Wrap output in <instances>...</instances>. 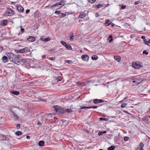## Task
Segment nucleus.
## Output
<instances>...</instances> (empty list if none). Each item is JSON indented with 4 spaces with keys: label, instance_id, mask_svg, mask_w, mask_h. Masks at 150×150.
<instances>
[{
    "label": "nucleus",
    "instance_id": "7",
    "mask_svg": "<svg viewBox=\"0 0 150 150\" xmlns=\"http://www.w3.org/2000/svg\"><path fill=\"white\" fill-rule=\"evenodd\" d=\"M132 65L133 67L136 69H138L141 66V65L137 62H135V63L133 62Z\"/></svg>",
    "mask_w": 150,
    "mask_h": 150
},
{
    "label": "nucleus",
    "instance_id": "48",
    "mask_svg": "<svg viewBox=\"0 0 150 150\" xmlns=\"http://www.w3.org/2000/svg\"><path fill=\"white\" fill-rule=\"evenodd\" d=\"M3 50L2 47H0V52H1Z\"/></svg>",
    "mask_w": 150,
    "mask_h": 150
},
{
    "label": "nucleus",
    "instance_id": "5",
    "mask_svg": "<svg viewBox=\"0 0 150 150\" xmlns=\"http://www.w3.org/2000/svg\"><path fill=\"white\" fill-rule=\"evenodd\" d=\"M28 51V48L25 47L22 49L17 50V52L21 53H25L27 52Z\"/></svg>",
    "mask_w": 150,
    "mask_h": 150
},
{
    "label": "nucleus",
    "instance_id": "54",
    "mask_svg": "<svg viewBox=\"0 0 150 150\" xmlns=\"http://www.w3.org/2000/svg\"><path fill=\"white\" fill-rule=\"evenodd\" d=\"M112 38H111V39H110V40H109V42H111L112 41Z\"/></svg>",
    "mask_w": 150,
    "mask_h": 150
},
{
    "label": "nucleus",
    "instance_id": "52",
    "mask_svg": "<svg viewBox=\"0 0 150 150\" xmlns=\"http://www.w3.org/2000/svg\"><path fill=\"white\" fill-rule=\"evenodd\" d=\"M26 138L27 139H29L30 138V137L29 136H27Z\"/></svg>",
    "mask_w": 150,
    "mask_h": 150
},
{
    "label": "nucleus",
    "instance_id": "3",
    "mask_svg": "<svg viewBox=\"0 0 150 150\" xmlns=\"http://www.w3.org/2000/svg\"><path fill=\"white\" fill-rule=\"evenodd\" d=\"M15 14L14 11L11 8H7L6 11L5 13V15L11 16Z\"/></svg>",
    "mask_w": 150,
    "mask_h": 150
},
{
    "label": "nucleus",
    "instance_id": "31",
    "mask_svg": "<svg viewBox=\"0 0 150 150\" xmlns=\"http://www.w3.org/2000/svg\"><path fill=\"white\" fill-rule=\"evenodd\" d=\"M66 111L67 112H73L72 110L69 109H67Z\"/></svg>",
    "mask_w": 150,
    "mask_h": 150
},
{
    "label": "nucleus",
    "instance_id": "13",
    "mask_svg": "<svg viewBox=\"0 0 150 150\" xmlns=\"http://www.w3.org/2000/svg\"><path fill=\"white\" fill-rule=\"evenodd\" d=\"M2 61L4 63H6L8 62L7 57L6 56H4L2 58Z\"/></svg>",
    "mask_w": 150,
    "mask_h": 150
},
{
    "label": "nucleus",
    "instance_id": "39",
    "mask_svg": "<svg viewBox=\"0 0 150 150\" xmlns=\"http://www.w3.org/2000/svg\"><path fill=\"white\" fill-rule=\"evenodd\" d=\"M54 13L57 14L58 15L60 13V11H56L54 12Z\"/></svg>",
    "mask_w": 150,
    "mask_h": 150
},
{
    "label": "nucleus",
    "instance_id": "22",
    "mask_svg": "<svg viewBox=\"0 0 150 150\" xmlns=\"http://www.w3.org/2000/svg\"><path fill=\"white\" fill-rule=\"evenodd\" d=\"M115 149V147L113 146H111L108 148V150H114Z\"/></svg>",
    "mask_w": 150,
    "mask_h": 150
},
{
    "label": "nucleus",
    "instance_id": "30",
    "mask_svg": "<svg viewBox=\"0 0 150 150\" xmlns=\"http://www.w3.org/2000/svg\"><path fill=\"white\" fill-rule=\"evenodd\" d=\"M127 105V103H123L121 105V107L122 108L125 107Z\"/></svg>",
    "mask_w": 150,
    "mask_h": 150
},
{
    "label": "nucleus",
    "instance_id": "27",
    "mask_svg": "<svg viewBox=\"0 0 150 150\" xmlns=\"http://www.w3.org/2000/svg\"><path fill=\"white\" fill-rule=\"evenodd\" d=\"M14 117H15V119L18 120V116L15 113H13Z\"/></svg>",
    "mask_w": 150,
    "mask_h": 150
},
{
    "label": "nucleus",
    "instance_id": "29",
    "mask_svg": "<svg viewBox=\"0 0 150 150\" xmlns=\"http://www.w3.org/2000/svg\"><path fill=\"white\" fill-rule=\"evenodd\" d=\"M103 6V4H99L97 5L96 7L97 8H100L101 7Z\"/></svg>",
    "mask_w": 150,
    "mask_h": 150
},
{
    "label": "nucleus",
    "instance_id": "20",
    "mask_svg": "<svg viewBox=\"0 0 150 150\" xmlns=\"http://www.w3.org/2000/svg\"><path fill=\"white\" fill-rule=\"evenodd\" d=\"M110 21L109 20H106V22L105 23V25L106 26H108L110 25Z\"/></svg>",
    "mask_w": 150,
    "mask_h": 150
},
{
    "label": "nucleus",
    "instance_id": "24",
    "mask_svg": "<svg viewBox=\"0 0 150 150\" xmlns=\"http://www.w3.org/2000/svg\"><path fill=\"white\" fill-rule=\"evenodd\" d=\"M61 14H62L61 15L59 16V18H64V17H65L66 16V14L65 13H62Z\"/></svg>",
    "mask_w": 150,
    "mask_h": 150
},
{
    "label": "nucleus",
    "instance_id": "49",
    "mask_svg": "<svg viewBox=\"0 0 150 150\" xmlns=\"http://www.w3.org/2000/svg\"><path fill=\"white\" fill-rule=\"evenodd\" d=\"M141 38L142 39L144 40L145 39V37L144 36H142Z\"/></svg>",
    "mask_w": 150,
    "mask_h": 150
},
{
    "label": "nucleus",
    "instance_id": "28",
    "mask_svg": "<svg viewBox=\"0 0 150 150\" xmlns=\"http://www.w3.org/2000/svg\"><path fill=\"white\" fill-rule=\"evenodd\" d=\"M61 79L62 78L61 77L59 76H58L56 79L58 81H61Z\"/></svg>",
    "mask_w": 150,
    "mask_h": 150
},
{
    "label": "nucleus",
    "instance_id": "8",
    "mask_svg": "<svg viewBox=\"0 0 150 150\" xmlns=\"http://www.w3.org/2000/svg\"><path fill=\"white\" fill-rule=\"evenodd\" d=\"M82 59L83 61H88L89 58V57L87 55H83L81 56Z\"/></svg>",
    "mask_w": 150,
    "mask_h": 150
},
{
    "label": "nucleus",
    "instance_id": "36",
    "mask_svg": "<svg viewBox=\"0 0 150 150\" xmlns=\"http://www.w3.org/2000/svg\"><path fill=\"white\" fill-rule=\"evenodd\" d=\"M129 139V138L127 137H125L124 138V140L125 141H127Z\"/></svg>",
    "mask_w": 150,
    "mask_h": 150
},
{
    "label": "nucleus",
    "instance_id": "21",
    "mask_svg": "<svg viewBox=\"0 0 150 150\" xmlns=\"http://www.w3.org/2000/svg\"><path fill=\"white\" fill-rule=\"evenodd\" d=\"M91 58L93 60H96L98 58V57L96 55H94Z\"/></svg>",
    "mask_w": 150,
    "mask_h": 150
},
{
    "label": "nucleus",
    "instance_id": "58",
    "mask_svg": "<svg viewBox=\"0 0 150 150\" xmlns=\"http://www.w3.org/2000/svg\"><path fill=\"white\" fill-rule=\"evenodd\" d=\"M149 43L150 44V39H149L148 41V44H149Z\"/></svg>",
    "mask_w": 150,
    "mask_h": 150
},
{
    "label": "nucleus",
    "instance_id": "35",
    "mask_svg": "<svg viewBox=\"0 0 150 150\" xmlns=\"http://www.w3.org/2000/svg\"><path fill=\"white\" fill-rule=\"evenodd\" d=\"M86 108H88V109H90L91 108V107L90 106H88V107H86V106H84L83 107L81 108V109H86Z\"/></svg>",
    "mask_w": 150,
    "mask_h": 150
},
{
    "label": "nucleus",
    "instance_id": "38",
    "mask_svg": "<svg viewBox=\"0 0 150 150\" xmlns=\"http://www.w3.org/2000/svg\"><path fill=\"white\" fill-rule=\"evenodd\" d=\"M143 53L144 54H145L146 55H147L148 54V53L145 50H144L143 51Z\"/></svg>",
    "mask_w": 150,
    "mask_h": 150
},
{
    "label": "nucleus",
    "instance_id": "12",
    "mask_svg": "<svg viewBox=\"0 0 150 150\" xmlns=\"http://www.w3.org/2000/svg\"><path fill=\"white\" fill-rule=\"evenodd\" d=\"M86 16V14L85 13L83 12H82L79 15V17L81 18H82Z\"/></svg>",
    "mask_w": 150,
    "mask_h": 150
},
{
    "label": "nucleus",
    "instance_id": "42",
    "mask_svg": "<svg viewBox=\"0 0 150 150\" xmlns=\"http://www.w3.org/2000/svg\"><path fill=\"white\" fill-rule=\"evenodd\" d=\"M61 1L62 2V6H59V8H61V7H62V6H63L65 4L64 3V2L63 1Z\"/></svg>",
    "mask_w": 150,
    "mask_h": 150
},
{
    "label": "nucleus",
    "instance_id": "44",
    "mask_svg": "<svg viewBox=\"0 0 150 150\" xmlns=\"http://www.w3.org/2000/svg\"><path fill=\"white\" fill-rule=\"evenodd\" d=\"M103 134L102 133V131H100V132H99L98 133V134L99 135H101Z\"/></svg>",
    "mask_w": 150,
    "mask_h": 150
},
{
    "label": "nucleus",
    "instance_id": "50",
    "mask_svg": "<svg viewBox=\"0 0 150 150\" xmlns=\"http://www.w3.org/2000/svg\"><path fill=\"white\" fill-rule=\"evenodd\" d=\"M29 12H30L29 10H26V13H29Z\"/></svg>",
    "mask_w": 150,
    "mask_h": 150
},
{
    "label": "nucleus",
    "instance_id": "16",
    "mask_svg": "<svg viewBox=\"0 0 150 150\" xmlns=\"http://www.w3.org/2000/svg\"><path fill=\"white\" fill-rule=\"evenodd\" d=\"M18 59L19 57H18V58L17 59H15L14 61L13 62L18 65H19L21 64V62L20 61H18Z\"/></svg>",
    "mask_w": 150,
    "mask_h": 150
},
{
    "label": "nucleus",
    "instance_id": "53",
    "mask_svg": "<svg viewBox=\"0 0 150 150\" xmlns=\"http://www.w3.org/2000/svg\"><path fill=\"white\" fill-rule=\"evenodd\" d=\"M112 38V35H110L109 36L108 38L109 39V38L111 39V38Z\"/></svg>",
    "mask_w": 150,
    "mask_h": 150
},
{
    "label": "nucleus",
    "instance_id": "25",
    "mask_svg": "<svg viewBox=\"0 0 150 150\" xmlns=\"http://www.w3.org/2000/svg\"><path fill=\"white\" fill-rule=\"evenodd\" d=\"M93 101L94 103L95 104L99 103V100L98 99H93Z\"/></svg>",
    "mask_w": 150,
    "mask_h": 150
},
{
    "label": "nucleus",
    "instance_id": "18",
    "mask_svg": "<svg viewBox=\"0 0 150 150\" xmlns=\"http://www.w3.org/2000/svg\"><path fill=\"white\" fill-rule=\"evenodd\" d=\"M11 93L13 94H14L16 95H18L20 94V93L18 91H13L11 92Z\"/></svg>",
    "mask_w": 150,
    "mask_h": 150
},
{
    "label": "nucleus",
    "instance_id": "33",
    "mask_svg": "<svg viewBox=\"0 0 150 150\" xmlns=\"http://www.w3.org/2000/svg\"><path fill=\"white\" fill-rule=\"evenodd\" d=\"M144 42L145 45H149L148 44V41H147L146 40V39L144 40Z\"/></svg>",
    "mask_w": 150,
    "mask_h": 150
},
{
    "label": "nucleus",
    "instance_id": "51",
    "mask_svg": "<svg viewBox=\"0 0 150 150\" xmlns=\"http://www.w3.org/2000/svg\"><path fill=\"white\" fill-rule=\"evenodd\" d=\"M100 119L101 120H104V118L103 117H100Z\"/></svg>",
    "mask_w": 150,
    "mask_h": 150
},
{
    "label": "nucleus",
    "instance_id": "63",
    "mask_svg": "<svg viewBox=\"0 0 150 150\" xmlns=\"http://www.w3.org/2000/svg\"><path fill=\"white\" fill-rule=\"evenodd\" d=\"M104 120H105V121H106L107 120V118H104Z\"/></svg>",
    "mask_w": 150,
    "mask_h": 150
},
{
    "label": "nucleus",
    "instance_id": "40",
    "mask_svg": "<svg viewBox=\"0 0 150 150\" xmlns=\"http://www.w3.org/2000/svg\"><path fill=\"white\" fill-rule=\"evenodd\" d=\"M99 106H90L91 108H96L98 107Z\"/></svg>",
    "mask_w": 150,
    "mask_h": 150
},
{
    "label": "nucleus",
    "instance_id": "56",
    "mask_svg": "<svg viewBox=\"0 0 150 150\" xmlns=\"http://www.w3.org/2000/svg\"><path fill=\"white\" fill-rule=\"evenodd\" d=\"M106 131H103V132H102L103 134H105L106 133Z\"/></svg>",
    "mask_w": 150,
    "mask_h": 150
},
{
    "label": "nucleus",
    "instance_id": "2",
    "mask_svg": "<svg viewBox=\"0 0 150 150\" xmlns=\"http://www.w3.org/2000/svg\"><path fill=\"white\" fill-rule=\"evenodd\" d=\"M6 54L9 57L10 61L12 62L14 61L15 59L18 58V57L16 55H14L12 53H8Z\"/></svg>",
    "mask_w": 150,
    "mask_h": 150
},
{
    "label": "nucleus",
    "instance_id": "64",
    "mask_svg": "<svg viewBox=\"0 0 150 150\" xmlns=\"http://www.w3.org/2000/svg\"><path fill=\"white\" fill-rule=\"evenodd\" d=\"M112 26H113V25H112Z\"/></svg>",
    "mask_w": 150,
    "mask_h": 150
},
{
    "label": "nucleus",
    "instance_id": "37",
    "mask_svg": "<svg viewBox=\"0 0 150 150\" xmlns=\"http://www.w3.org/2000/svg\"><path fill=\"white\" fill-rule=\"evenodd\" d=\"M139 146L140 147L143 148L144 146V145L141 142L140 143Z\"/></svg>",
    "mask_w": 150,
    "mask_h": 150
},
{
    "label": "nucleus",
    "instance_id": "45",
    "mask_svg": "<svg viewBox=\"0 0 150 150\" xmlns=\"http://www.w3.org/2000/svg\"><path fill=\"white\" fill-rule=\"evenodd\" d=\"M99 103H103L104 102V100H103L99 99Z\"/></svg>",
    "mask_w": 150,
    "mask_h": 150
},
{
    "label": "nucleus",
    "instance_id": "43",
    "mask_svg": "<svg viewBox=\"0 0 150 150\" xmlns=\"http://www.w3.org/2000/svg\"><path fill=\"white\" fill-rule=\"evenodd\" d=\"M126 7V6L122 5L121 7V8L122 9H124Z\"/></svg>",
    "mask_w": 150,
    "mask_h": 150
},
{
    "label": "nucleus",
    "instance_id": "17",
    "mask_svg": "<svg viewBox=\"0 0 150 150\" xmlns=\"http://www.w3.org/2000/svg\"><path fill=\"white\" fill-rule=\"evenodd\" d=\"M114 58L118 62H119L121 60L120 57L119 56H115Z\"/></svg>",
    "mask_w": 150,
    "mask_h": 150
},
{
    "label": "nucleus",
    "instance_id": "62",
    "mask_svg": "<svg viewBox=\"0 0 150 150\" xmlns=\"http://www.w3.org/2000/svg\"><path fill=\"white\" fill-rule=\"evenodd\" d=\"M98 14L97 13H96V17H98V16H99V15H98V16H97V15H98Z\"/></svg>",
    "mask_w": 150,
    "mask_h": 150
},
{
    "label": "nucleus",
    "instance_id": "19",
    "mask_svg": "<svg viewBox=\"0 0 150 150\" xmlns=\"http://www.w3.org/2000/svg\"><path fill=\"white\" fill-rule=\"evenodd\" d=\"M44 141L42 140L40 141L38 143V145L40 146H42L44 145Z\"/></svg>",
    "mask_w": 150,
    "mask_h": 150
},
{
    "label": "nucleus",
    "instance_id": "14",
    "mask_svg": "<svg viewBox=\"0 0 150 150\" xmlns=\"http://www.w3.org/2000/svg\"><path fill=\"white\" fill-rule=\"evenodd\" d=\"M40 40L43 41L47 42L50 40V39L49 37H48L46 38H40Z\"/></svg>",
    "mask_w": 150,
    "mask_h": 150
},
{
    "label": "nucleus",
    "instance_id": "10",
    "mask_svg": "<svg viewBox=\"0 0 150 150\" xmlns=\"http://www.w3.org/2000/svg\"><path fill=\"white\" fill-rule=\"evenodd\" d=\"M27 40L30 42H33L34 41L35 39L34 37L29 36Z\"/></svg>",
    "mask_w": 150,
    "mask_h": 150
},
{
    "label": "nucleus",
    "instance_id": "26",
    "mask_svg": "<svg viewBox=\"0 0 150 150\" xmlns=\"http://www.w3.org/2000/svg\"><path fill=\"white\" fill-rule=\"evenodd\" d=\"M65 62L70 64H72L73 63V61L71 60H66Z\"/></svg>",
    "mask_w": 150,
    "mask_h": 150
},
{
    "label": "nucleus",
    "instance_id": "41",
    "mask_svg": "<svg viewBox=\"0 0 150 150\" xmlns=\"http://www.w3.org/2000/svg\"><path fill=\"white\" fill-rule=\"evenodd\" d=\"M88 0L90 2L93 3L96 0Z\"/></svg>",
    "mask_w": 150,
    "mask_h": 150
},
{
    "label": "nucleus",
    "instance_id": "1",
    "mask_svg": "<svg viewBox=\"0 0 150 150\" xmlns=\"http://www.w3.org/2000/svg\"><path fill=\"white\" fill-rule=\"evenodd\" d=\"M53 109L56 111V112L58 114H61L64 113L65 110L62 108L59 107L57 106H54L53 107Z\"/></svg>",
    "mask_w": 150,
    "mask_h": 150
},
{
    "label": "nucleus",
    "instance_id": "34",
    "mask_svg": "<svg viewBox=\"0 0 150 150\" xmlns=\"http://www.w3.org/2000/svg\"><path fill=\"white\" fill-rule=\"evenodd\" d=\"M73 34H74V33H72V35H71V37H70V40L71 41H73V39H74V38Z\"/></svg>",
    "mask_w": 150,
    "mask_h": 150
},
{
    "label": "nucleus",
    "instance_id": "9",
    "mask_svg": "<svg viewBox=\"0 0 150 150\" xmlns=\"http://www.w3.org/2000/svg\"><path fill=\"white\" fill-rule=\"evenodd\" d=\"M8 22L6 20H4L1 21L0 25L3 26L6 25H7Z\"/></svg>",
    "mask_w": 150,
    "mask_h": 150
},
{
    "label": "nucleus",
    "instance_id": "59",
    "mask_svg": "<svg viewBox=\"0 0 150 150\" xmlns=\"http://www.w3.org/2000/svg\"><path fill=\"white\" fill-rule=\"evenodd\" d=\"M139 150H143V148L140 147L139 148Z\"/></svg>",
    "mask_w": 150,
    "mask_h": 150
},
{
    "label": "nucleus",
    "instance_id": "4",
    "mask_svg": "<svg viewBox=\"0 0 150 150\" xmlns=\"http://www.w3.org/2000/svg\"><path fill=\"white\" fill-rule=\"evenodd\" d=\"M61 43L63 45H64L67 49L69 50H72V48L70 45L68 44H67L64 41L61 42Z\"/></svg>",
    "mask_w": 150,
    "mask_h": 150
},
{
    "label": "nucleus",
    "instance_id": "11",
    "mask_svg": "<svg viewBox=\"0 0 150 150\" xmlns=\"http://www.w3.org/2000/svg\"><path fill=\"white\" fill-rule=\"evenodd\" d=\"M17 9L19 12H23L24 11L23 8L21 6H18L17 7Z\"/></svg>",
    "mask_w": 150,
    "mask_h": 150
},
{
    "label": "nucleus",
    "instance_id": "55",
    "mask_svg": "<svg viewBox=\"0 0 150 150\" xmlns=\"http://www.w3.org/2000/svg\"><path fill=\"white\" fill-rule=\"evenodd\" d=\"M38 125H41V123L40 122H38L37 124Z\"/></svg>",
    "mask_w": 150,
    "mask_h": 150
},
{
    "label": "nucleus",
    "instance_id": "60",
    "mask_svg": "<svg viewBox=\"0 0 150 150\" xmlns=\"http://www.w3.org/2000/svg\"><path fill=\"white\" fill-rule=\"evenodd\" d=\"M11 3L12 4H15V2H11Z\"/></svg>",
    "mask_w": 150,
    "mask_h": 150
},
{
    "label": "nucleus",
    "instance_id": "47",
    "mask_svg": "<svg viewBox=\"0 0 150 150\" xmlns=\"http://www.w3.org/2000/svg\"><path fill=\"white\" fill-rule=\"evenodd\" d=\"M139 1H137L135 2L134 4L135 5H137L139 3Z\"/></svg>",
    "mask_w": 150,
    "mask_h": 150
},
{
    "label": "nucleus",
    "instance_id": "15",
    "mask_svg": "<svg viewBox=\"0 0 150 150\" xmlns=\"http://www.w3.org/2000/svg\"><path fill=\"white\" fill-rule=\"evenodd\" d=\"M62 5V2L61 1L59 2H58V3H56V4H55L54 5H52V8H53L55 6H57L58 5Z\"/></svg>",
    "mask_w": 150,
    "mask_h": 150
},
{
    "label": "nucleus",
    "instance_id": "32",
    "mask_svg": "<svg viewBox=\"0 0 150 150\" xmlns=\"http://www.w3.org/2000/svg\"><path fill=\"white\" fill-rule=\"evenodd\" d=\"M143 120L144 122H145L146 124H148L149 122L148 120L146 118L143 119Z\"/></svg>",
    "mask_w": 150,
    "mask_h": 150
},
{
    "label": "nucleus",
    "instance_id": "61",
    "mask_svg": "<svg viewBox=\"0 0 150 150\" xmlns=\"http://www.w3.org/2000/svg\"><path fill=\"white\" fill-rule=\"evenodd\" d=\"M21 31H24V29H23V28H21Z\"/></svg>",
    "mask_w": 150,
    "mask_h": 150
},
{
    "label": "nucleus",
    "instance_id": "46",
    "mask_svg": "<svg viewBox=\"0 0 150 150\" xmlns=\"http://www.w3.org/2000/svg\"><path fill=\"white\" fill-rule=\"evenodd\" d=\"M16 127L17 129H18L20 127V125L19 124H18L16 125Z\"/></svg>",
    "mask_w": 150,
    "mask_h": 150
},
{
    "label": "nucleus",
    "instance_id": "6",
    "mask_svg": "<svg viewBox=\"0 0 150 150\" xmlns=\"http://www.w3.org/2000/svg\"><path fill=\"white\" fill-rule=\"evenodd\" d=\"M142 81L141 79L139 78H135L132 79V82L133 83H135L136 84H137Z\"/></svg>",
    "mask_w": 150,
    "mask_h": 150
},
{
    "label": "nucleus",
    "instance_id": "23",
    "mask_svg": "<svg viewBox=\"0 0 150 150\" xmlns=\"http://www.w3.org/2000/svg\"><path fill=\"white\" fill-rule=\"evenodd\" d=\"M22 134V133L21 131H17L15 133L16 135L17 136H19Z\"/></svg>",
    "mask_w": 150,
    "mask_h": 150
},
{
    "label": "nucleus",
    "instance_id": "57",
    "mask_svg": "<svg viewBox=\"0 0 150 150\" xmlns=\"http://www.w3.org/2000/svg\"><path fill=\"white\" fill-rule=\"evenodd\" d=\"M48 59L51 60H53V59L52 58H49Z\"/></svg>",
    "mask_w": 150,
    "mask_h": 150
}]
</instances>
